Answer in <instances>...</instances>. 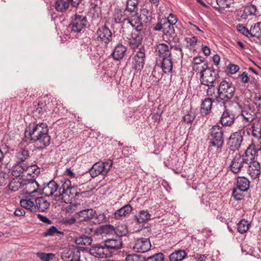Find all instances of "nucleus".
Returning <instances> with one entry per match:
<instances>
[{
    "label": "nucleus",
    "mask_w": 261,
    "mask_h": 261,
    "mask_svg": "<svg viewBox=\"0 0 261 261\" xmlns=\"http://www.w3.org/2000/svg\"><path fill=\"white\" fill-rule=\"evenodd\" d=\"M238 79L243 83H247L249 82L250 77H248L247 73L244 72L242 74H240Z\"/></svg>",
    "instance_id": "69168bd1"
},
{
    "label": "nucleus",
    "mask_w": 261,
    "mask_h": 261,
    "mask_svg": "<svg viewBox=\"0 0 261 261\" xmlns=\"http://www.w3.org/2000/svg\"><path fill=\"white\" fill-rule=\"evenodd\" d=\"M227 69L230 74H234L238 71L239 67L236 65L230 64L227 66Z\"/></svg>",
    "instance_id": "774afa93"
},
{
    "label": "nucleus",
    "mask_w": 261,
    "mask_h": 261,
    "mask_svg": "<svg viewBox=\"0 0 261 261\" xmlns=\"http://www.w3.org/2000/svg\"><path fill=\"white\" fill-rule=\"evenodd\" d=\"M89 26L87 17L83 15H75L72 17L69 28L72 32L79 33Z\"/></svg>",
    "instance_id": "9d476101"
},
{
    "label": "nucleus",
    "mask_w": 261,
    "mask_h": 261,
    "mask_svg": "<svg viewBox=\"0 0 261 261\" xmlns=\"http://www.w3.org/2000/svg\"><path fill=\"white\" fill-rule=\"evenodd\" d=\"M27 165L24 163H16L12 167V174L15 176H18L25 172Z\"/></svg>",
    "instance_id": "58836bf2"
},
{
    "label": "nucleus",
    "mask_w": 261,
    "mask_h": 261,
    "mask_svg": "<svg viewBox=\"0 0 261 261\" xmlns=\"http://www.w3.org/2000/svg\"><path fill=\"white\" fill-rule=\"evenodd\" d=\"M92 239L91 237L83 235L75 240L77 245H89L92 243Z\"/></svg>",
    "instance_id": "49530a36"
},
{
    "label": "nucleus",
    "mask_w": 261,
    "mask_h": 261,
    "mask_svg": "<svg viewBox=\"0 0 261 261\" xmlns=\"http://www.w3.org/2000/svg\"><path fill=\"white\" fill-rule=\"evenodd\" d=\"M195 118V113L192 111L188 112V113L183 116V120L186 123H191Z\"/></svg>",
    "instance_id": "6e6d98bb"
},
{
    "label": "nucleus",
    "mask_w": 261,
    "mask_h": 261,
    "mask_svg": "<svg viewBox=\"0 0 261 261\" xmlns=\"http://www.w3.org/2000/svg\"><path fill=\"white\" fill-rule=\"evenodd\" d=\"M256 11V7L251 4L246 7L243 10H240L238 12L237 19L239 21L244 22L247 19L248 15H255Z\"/></svg>",
    "instance_id": "aec40b11"
},
{
    "label": "nucleus",
    "mask_w": 261,
    "mask_h": 261,
    "mask_svg": "<svg viewBox=\"0 0 261 261\" xmlns=\"http://www.w3.org/2000/svg\"><path fill=\"white\" fill-rule=\"evenodd\" d=\"M173 59L172 56L164 57L163 58L161 68L164 73H168L171 72L173 68Z\"/></svg>",
    "instance_id": "473e14b6"
},
{
    "label": "nucleus",
    "mask_w": 261,
    "mask_h": 261,
    "mask_svg": "<svg viewBox=\"0 0 261 261\" xmlns=\"http://www.w3.org/2000/svg\"><path fill=\"white\" fill-rule=\"evenodd\" d=\"M132 210V206L129 204H126L117 210L114 214V217L117 219H122L125 216L128 215Z\"/></svg>",
    "instance_id": "2f4dec72"
},
{
    "label": "nucleus",
    "mask_w": 261,
    "mask_h": 261,
    "mask_svg": "<svg viewBox=\"0 0 261 261\" xmlns=\"http://www.w3.org/2000/svg\"><path fill=\"white\" fill-rule=\"evenodd\" d=\"M214 100L212 98H206L202 102L201 107V113L203 115H208L212 109V103Z\"/></svg>",
    "instance_id": "72a5a7b5"
},
{
    "label": "nucleus",
    "mask_w": 261,
    "mask_h": 261,
    "mask_svg": "<svg viewBox=\"0 0 261 261\" xmlns=\"http://www.w3.org/2000/svg\"><path fill=\"white\" fill-rule=\"evenodd\" d=\"M216 79V73L211 68L206 70L200 74V81L203 85L210 87L213 85Z\"/></svg>",
    "instance_id": "f3484780"
},
{
    "label": "nucleus",
    "mask_w": 261,
    "mask_h": 261,
    "mask_svg": "<svg viewBox=\"0 0 261 261\" xmlns=\"http://www.w3.org/2000/svg\"><path fill=\"white\" fill-rule=\"evenodd\" d=\"M55 233H58L59 234H63V232L61 231L58 230L57 228L54 226L50 227L48 229H47L44 233L43 235L45 237L47 236H53Z\"/></svg>",
    "instance_id": "603ef678"
},
{
    "label": "nucleus",
    "mask_w": 261,
    "mask_h": 261,
    "mask_svg": "<svg viewBox=\"0 0 261 261\" xmlns=\"http://www.w3.org/2000/svg\"><path fill=\"white\" fill-rule=\"evenodd\" d=\"M31 185H33V187L36 185L37 188L39 187V185L36 181H34L31 184L28 185L27 193L28 195L26 196L25 199H21L20 201V204L21 207L29 210L30 212H36V196L34 195V194L37 193L38 190L37 189H35L32 191L30 190L29 187H31Z\"/></svg>",
    "instance_id": "39448f33"
},
{
    "label": "nucleus",
    "mask_w": 261,
    "mask_h": 261,
    "mask_svg": "<svg viewBox=\"0 0 261 261\" xmlns=\"http://www.w3.org/2000/svg\"><path fill=\"white\" fill-rule=\"evenodd\" d=\"M135 217L137 221L139 223H143L150 219V215L147 211L142 210Z\"/></svg>",
    "instance_id": "79ce46f5"
},
{
    "label": "nucleus",
    "mask_w": 261,
    "mask_h": 261,
    "mask_svg": "<svg viewBox=\"0 0 261 261\" xmlns=\"http://www.w3.org/2000/svg\"><path fill=\"white\" fill-rule=\"evenodd\" d=\"M162 22H164V39L166 42L171 43L174 39L175 31L173 24L166 23V18L161 20Z\"/></svg>",
    "instance_id": "4be33fe9"
},
{
    "label": "nucleus",
    "mask_w": 261,
    "mask_h": 261,
    "mask_svg": "<svg viewBox=\"0 0 261 261\" xmlns=\"http://www.w3.org/2000/svg\"><path fill=\"white\" fill-rule=\"evenodd\" d=\"M142 36L139 34L134 33L132 37L129 39L128 43L133 49L138 47L142 43Z\"/></svg>",
    "instance_id": "f704fd0d"
},
{
    "label": "nucleus",
    "mask_w": 261,
    "mask_h": 261,
    "mask_svg": "<svg viewBox=\"0 0 261 261\" xmlns=\"http://www.w3.org/2000/svg\"><path fill=\"white\" fill-rule=\"evenodd\" d=\"M49 103L46 105L45 102L39 101L37 105H35L36 112L40 115L41 118L46 117L50 115L52 110L49 108Z\"/></svg>",
    "instance_id": "cd10ccee"
},
{
    "label": "nucleus",
    "mask_w": 261,
    "mask_h": 261,
    "mask_svg": "<svg viewBox=\"0 0 261 261\" xmlns=\"http://www.w3.org/2000/svg\"><path fill=\"white\" fill-rule=\"evenodd\" d=\"M260 150H261V145H255L254 141L253 140L243 154L248 158V161L250 162L258 155V152Z\"/></svg>",
    "instance_id": "a878e982"
},
{
    "label": "nucleus",
    "mask_w": 261,
    "mask_h": 261,
    "mask_svg": "<svg viewBox=\"0 0 261 261\" xmlns=\"http://www.w3.org/2000/svg\"><path fill=\"white\" fill-rule=\"evenodd\" d=\"M100 1H92L90 4V10L92 13V21L95 23H98L101 20V11L100 8Z\"/></svg>",
    "instance_id": "a211bd4d"
},
{
    "label": "nucleus",
    "mask_w": 261,
    "mask_h": 261,
    "mask_svg": "<svg viewBox=\"0 0 261 261\" xmlns=\"http://www.w3.org/2000/svg\"><path fill=\"white\" fill-rule=\"evenodd\" d=\"M67 255H64L65 257H68V260L67 261H81L80 259V252L76 251V252L72 251H68Z\"/></svg>",
    "instance_id": "09e8293b"
},
{
    "label": "nucleus",
    "mask_w": 261,
    "mask_h": 261,
    "mask_svg": "<svg viewBox=\"0 0 261 261\" xmlns=\"http://www.w3.org/2000/svg\"><path fill=\"white\" fill-rule=\"evenodd\" d=\"M169 46L164 43H160L156 45L155 52L162 58L172 56L175 53L174 60L176 61L182 58V49L179 46H174L168 42Z\"/></svg>",
    "instance_id": "20e7f679"
},
{
    "label": "nucleus",
    "mask_w": 261,
    "mask_h": 261,
    "mask_svg": "<svg viewBox=\"0 0 261 261\" xmlns=\"http://www.w3.org/2000/svg\"><path fill=\"white\" fill-rule=\"evenodd\" d=\"M59 188L60 187L56 182L54 180H51L47 184H44L42 190V194L48 197L54 195L55 197L58 198L59 195L58 194L59 191Z\"/></svg>",
    "instance_id": "6ab92c4d"
},
{
    "label": "nucleus",
    "mask_w": 261,
    "mask_h": 261,
    "mask_svg": "<svg viewBox=\"0 0 261 261\" xmlns=\"http://www.w3.org/2000/svg\"><path fill=\"white\" fill-rule=\"evenodd\" d=\"M235 115L232 111L226 109L222 113L220 119V122L222 126H230L234 122Z\"/></svg>",
    "instance_id": "5701e85b"
},
{
    "label": "nucleus",
    "mask_w": 261,
    "mask_h": 261,
    "mask_svg": "<svg viewBox=\"0 0 261 261\" xmlns=\"http://www.w3.org/2000/svg\"><path fill=\"white\" fill-rule=\"evenodd\" d=\"M103 243L108 251L109 252L110 255L114 250L122 248L123 244L120 237H117L116 239H107Z\"/></svg>",
    "instance_id": "412c9836"
},
{
    "label": "nucleus",
    "mask_w": 261,
    "mask_h": 261,
    "mask_svg": "<svg viewBox=\"0 0 261 261\" xmlns=\"http://www.w3.org/2000/svg\"><path fill=\"white\" fill-rule=\"evenodd\" d=\"M248 166V173L252 178L259 180V177L260 174L261 166L260 163L257 161H250Z\"/></svg>",
    "instance_id": "bb28decb"
},
{
    "label": "nucleus",
    "mask_w": 261,
    "mask_h": 261,
    "mask_svg": "<svg viewBox=\"0 0 261 261\" xmlns=\"http://www.w3.org/2000/svg\"><path fill=\"white\" fill-rule=\"evenodd\" d=\"M249 223L245 219L241 220L238 224V230L240 233L246 232L249 229Z\"/></svg>",
    "instance_id": "de8ad7c7"
},
{
    "label": "nucleus",
    "mask_w": 261,
    "mask_h": 261,
    "mask_svg": "<svg viewBox=\"0 0 261 261\" xmlns=\"http://www.w3.org/2000/svg\"><path fill=\"white\" fill-rule=\"evenodd\" d=\"M151 246L149 239L141 238L135 240L133 248L136 252L145 253L149 250Z\"/></svg>",
    "instance_id": "4468645a"
},
{
    "label": "nucleus",
    "mask_w": 261,
    "mask_h": 261,
    "mask_svg": "<svg viewBox=\"0 0 261 261\" xmlns=\"http://www.w3.org/2000/svg\"><path fill=\"white\" fill-rule=\"evenodd\" d=\"M126 51L125 46L121 44H118L114 48L111 56L115 60L119 61L123 58Z\"/></svg>",
    "instance_id": "c756f323"
},
{
    "label": "nucleus",
    "mask_w": 261,
    "mask_h": 261,
    "mask_svg": "<svg viewBox=\"0 0 261 261\" xmlns=\"http://www.w3.org/2000/svg\"><path fill=\"white\" fill-rule=\"evenodd\" d=\"M112 165L113 161L111 160H108L105 162H97L90 169V174L92 177H96L98 175L105 176L110 170Z\"/></svg>",
    "instance_id": "0eeeda50"
},
{
    "label": "nucleus",
    "mask_w": 261,
    "mask_h": 261,
    "mask_svg": "<svg viewBox=\"0 0 261 261\" xmlns=\"http://www.w3.org/2000/svg\"><path fill=\"white\" fill-rule=\"evenodd\" d=\"M218 89L215 88V86L212 85L208 87V89L206 91V94L210 98H212V99L214 98H216V99L218 98Z\"/></svg>",
    "instance_id": "3c124183"
},
{
    "label": "nucleus",
    "mask_w": 261,
    "mask_h": 261,
    "mask_svg": "<svg viewBox=\"0 0 261 261\" xmlns=\"http://www.w3.org/2000/svg\"><path fill=\"white\" fill-rule=\"evenodd\" d=\"M140 18L141 16L138 15L137 13L132 14L128 17V22L137 31H141L143 29L144 25L147 23L146 22L142 21Z\"/></svg>",
    "instance_id": "b1692460"
},
{
    "label": "nucleus",
    "mask_w": 261,
    "mask_h": 261,
    "mask_svg": "<svg viewBox=\"0 0 261 261\" xmlns=\"http://www.w3.org/2000/svg\"><path fill=\"white\" fill-rule=\"evenodd\" d=\"M185 41L187 42L188 45L193 46L195 45L197 42V38L195 36L192 37H186L185 38Z\"/></svg>",
    "instance_id": "e2e57ef3"
},
{
    "label": "nucleus",
    "mask_w": 261,
    "mask_h": 261,
    "mask_svg": "<svg viewBox=\"0 0 261 261\" xmlns=\"http://www.w3.org/2000/svg\"><path fill=\"white\" fill-rule=\"evenodd\" d=\"M25 137L29 136L30 139L36 142L39 149H43L50 143V137L48 134L47 125L41 122L30 125L25 132Z\"/></svg>",
    "instance_id": "f03ea898"
},
{
    "label": "nucleus",
    "mask_w": 261,
    "mask_h": 261,
    "mask_svg": "<svg viewBox=\"0 0 261 261\" xmlns=\"http://www.w3.org/2000/svg\"><path fill=\"white\" fill-rule=\"evenodd\" d=\"M208 139L212 146L217 148H221L224 143L223 130L222 127L214 125L209 130Z\"/></svg>",
    "instance_id": "423d86ee"
},
{
    "label": "nucleus",
    "mask_w": 261,
    "mask_h": 261,
    "mask_svg": "<svg viewBox=\"0 0 261 261\" xmlns=\"http://www.w3.org/2000/svg\"><path fill=\"white\" fill-rule=\"evenodd\" d=\"M187 256V253L185 250H179L172 253L169 255L170 261H180Z\"/></svg>",
    "instance_id": "a19ab883"
},
{
    "label": "nucleus",
    "mask_w": 261,
    "mask_h": 261,
    "mask_svg": "<svg viewBox=\"0 0 261 261\" xmlns=\"http://www.w3.org/2000/svg\"><path fill=\"white\" fill-rule=\"evenodd\" d=\"M249 181L245 177H239L237 180V188L242 191H247L249 187Z\"/></svg>",
    "instance_id": "e433bc0d"
},
{
    "label": "nucleus",
    "mask_w": 261,
    "mask_h": 261,
    "mask_svg": "<svg viewBox=\"0 0 261 261\" xmlns=\"http://www.w3.org/2000/svg\"><path fill=\"white\" fill-rule=\"evenodd\" d=\"M137 8V7L136 6H129L127 4L126 5V9L124 11L125 15H130L132 14H134L135 13H136V9Z\"/></svg>",
    "instance_id": "0e129e2a"
},
{
    "label": "nucleus",
    "mask_w": 261,
    "mask_h": 261,
    "mask_svg": "<svg viewBox=\"0 0 261 261\" xmlns=\"http://www.w3.org/2000/svg\"><path fill=\"white\" fill-rule=\"evenodd\" d=\"M50 205L49 202L42 197H36L35 198L36 212L37 211L45 212Z\"/></svg>",
    "instance_id": "7c9ffc66"
},
{
    "label": "nucleus",
    "mask_w": 261,
    "mask_h": 261,
    "mask_svg": "<svg viewBox=\"0 0 261 261\" xmlns=\"http://www.w3.org/2000/svg\"><path fill=\"white\" fill-rule=\"evenodd\" d=\"M143 259L140 255L135 253L127 254L125 257V261H142Z\"/></svg>",
    "instance_id": "4d7b16f0"
},
{
    "label": "nucleus",
    "mask_w": 261,
    "mask_h": 261,
    "mask_svg": "<svg viewBox=\"0 0 261 261\" xmlns=\"http://www.w3.org/2000/svg\"><path fill=\"white\" fill-rule=\"evenodd\" d=\"M147 4H150V9L152 11H154L157 10V8L159 4V0H148Z\"/></svg>",
    "instance_id": "338daca9"
},
{
    "label": "nucleus",
    "mask_w": 261,
    "mask_h": 261,
    "mask_svg": "<svg viewBox=\"0 0 261 261\" xmlns=\"http://www.w3.org/2000/svg\"><path fill=\"white\" fill-rule=\"evenodd\" d=\"M233 2V0H216V6L214 7L219 11L223 10L230 8Z\"/></svg>",
    "instance_id": "4c0bfd02"
},
{
    "label": "nucleus",
    "mask_w": 261,
    "mask_h": 261,
    "mask_svg": "<svg viewBox=\"0 0 261 261\" xmlns=\"http://www.w3.org/2000/svg\"><path fill=\"white\" fill-rule=\"evenodd\" d=\"M61 181L62 185L59 188L58 194V198L63 202L68 203L71 202L80 193L77 191L76 188L71 186V182L69 179H64V180Z\"/></svg>",
    "instance_id": "7ed1b4c3"
},
{
    "label": "nucleus",
    "mask_w": 261,
    "mask_h": 261,
    "mask_svg": "<svg viewBox=\"0 0 261 261\" xmlns=\"http://www.w3.org/2000/svg\"><path fill=\"white\" fill-rule=\"evenodd\" d=\"M70 204L66 207V211L68 213H72L74 212L78 211L80 209L81 205L79 203H72L71 202H69Z\"/></svg>",
    "instance_id": "13d9d810"
},
{
    "label": "nucleus",
    "mask_w": 261,
    "mask_h": 261,
    "mask_svg": "<svg viewBox=\"0 0 261 261\" xmlns=\"http://www.w3.org/2000/svg\"><path fill=\"white\" fill-rule=\"evenodd\" d=\"M25 137L29 136L30 139L36 142L39 149H43L50 143V137L48 134L47 125L41 122L30 125L25 132Z\"/></svg>",
    "instance_id": "f257e3e1"
},
{
    "label": "nucleus",
    "mask_w": 261,
    "mask_h": 261,
    "mask_svg": "<svg viewBox=\"0 0 261 261\" xmlns=\"http://www.w3.org/2000/svg\"><path fill=\"white\" fill-rule=\"evenodd\" d=\"M244 133L243 130L240 129L230 135L227 143L231 150H238L240 147L243 140V134Z\"/></svg>",
    "instance_id": "ddd939ff"
},
{
    "label": "nucleus",
    "mask_w": 261,
    "mask_h": 261,
    "mask_svg": "<svg viewBox=\"0 0 261 261\" xmlns=\"http://www.w3.org/2000/svg\"><path fill=\"white\" fill-rule=\"evenodd\" d=\"M151 10H148L147 9H143L141 11V14L139 15L141 16V20L143 22L147 23L150 22L152 17Z\"/></svg>",
    "instance_id": "37998d69"
},
{
    "label": "nucleus",
    "mask_w": 261,
    "mask_h": 261,
    "mask_svg": "<svg viewBox=\"0 0 261 261\" xmlns=\"http://www.w3.org/2000/svg\"><path fill=\"white\" fill-rule=\"evenodd\" d=\"M243 192L238 188L234 189L232 191V195L236 200H241L243 198Z\"/></svg>",
    "instance_id": "052dcab7"
},
{
    "label": "nucleus",
    "mask_w": 261,
    "mask_h": 261,
    "mask_svg": "<svg viewBox=\"0 0 261 261\" xmlns=\"http://www.w3.org/2000/svg\"><path fill=\"white\" fill-rule=\"evenodd\" d=\"M30 156V152L27 149H21L16 153L15 158L16 163H24Z\"/></svg>",
    "instance_id": "c9c22d12"
},
{
    "label": "nucleus",
    "mask_w": 261,
    "mask_h": 261,
    "mask_svg": "<svg viewBox=\"0 0 261 261\" xmlns=\"http://www.w3.org/2000/svg\"><path fill=\"white\" fill-rule=\"evenodd\" d=\"M217 90L220 98L224 101H227L233 97L236 88L231 83L223 81L220 83Z\"/></svg>",
    "instance_id": "6e6552de"
},
{
    "label": "nucleus",
    "mask_w": 261,
    "mask_h": 261,
    "mask_svg": "<svg viewBox=\"0 0 261 261\" xmlns=\"http://www.w3.org/2000/svg\"><path fill=\"white\" fill-rule=\"evenodd\" d=\"M96 35L97 41L106 45L111 42L113 39L111 31L106 25H102L97 29Z\"/></svg>",
    "instance_id": "f8f14e48"
},
{
    "label": "nucleus",
    "mask_w": 261,
    "mask_h": 261,
    "mask_svg": "<svg viewBox=\"0 0 261 261\" xmlns=\"http://www.w3.org/2000/svg\"><path fill=\"white\" fill-rule=\"evenodd\" d=\"M192 68L194 70L200 73V74L210 68L208 67L207 61L204 58L201 56L196 57L193 59Z\"/></svg>",
    "instance_id": "dca6fc26"
},
{
    "label": "nucleus",
    "mask_w": 261,
    "mask_h": 261,
    "mask_svg": "<svg viewBox=\"0 0 261 261\" xmlns=\"http://www.w3.org/2000/svg\"><path fill=\"white\" fill-rule=\"evenodd\" d=\"M145 53L144 50L140 49L134 57L135 69H141L144 65Z\"/></svg>",
    "instance_id": "c85d7f7f"
},
{
    "label": "nucleus",
    "mask_w": 261,
    "mask_h": 261,
    "mask_svg": "<svg viewBox=\"0 0 261 261\" xmlns=\"http://www.w3.org/2000/svg\"><path fill=\"white\" fill-rule=\"evenodd\" d=\"M25 172L27 175H30L33 177L37 175L40 173V169L36 165L28 166L27 165V168L25 169Z\"/></svg>",
    "instance_id": "c03bdc74"
},
{
    "label": "nucleus",
    "mask_w": 261,
    "mask_h": 261,
    "mask_svg": "<svg viewBox=\"0 0 261 261\" xmlns=\"http://www.w3.org/2000/svg\"><path fill=\"white\" fill-rule=\"evenodd\" d=\"M89 252L90 254L95 257L106 258L110 256L109 252L108 251L103 242L92 247L89 249Z\"/></svg>",
    "instance_id": "2eb2a0df"
},
{
    "label": "nucleus",
    "mask_w": 261,
    "mask_h": 261,
    "mask_svg": "<svg viewBox=\"0 0 261 261\" xmlns=\"http://www.w3.org/2000/svg\"><path fill=\"white\" fill-rule=\"evenodd\" d=\"M129 15H125V12H124V14L122 15L120 14L119 15L118 14L117 16L115 15V20L116 23H121L124 22L125 20H128V17Z\"/></svg>",
    "instance_id": "680f3d73"
},
{
    "label": "nucleus",
    "mask_w": 261,
    "mask_h": 261,
    "mask_svg": "<svg viewBox=\"0 0 261 261\" xmlns=\"http://www.w3.org/2000/svg\"><path fill=\"white\" fill-rule=\"evenodd\" d=\"M260 31V22H257L254 26H251L250 30H249V36L259 38L261 36V32Z\"/></svg>",
    "instance_id": "a18cd8bd"
},
{
    "label": "nucleus",
    "mask_w": 261,
    "mask_h": 261,
    "mask_svg": "<svg viewBox=\"0 0 261 261\" xmlns=\"http://www.w3.org/2000/svg\"><path fill=\"white\" fill-rule=\"evenodd\" d=\"M100 231L102 234H113L114 232V228L111 225H106L100 227Z\"/></svg>",
    "instance_id": "5fc2aeb1"
},
{
    "label": "nucleus",
    "mask_w": 261,
    "mask_h": 261,
    "mask_svg": "<svg viewBox=\"0 0 261 261\" xmlns=\"http://www.w3.org/2000/svg\"><path fill=\"white\" fill-rule=\"evenodd\" d=\"M242 116L247 122L253 121L252 125V135L257 140L261 139V121L259 119H254V115L247 110H243Z\"/></svg>",
    "instance_id": "1a4fd4ad"
},
{
    "label": "nucleus",
    "mask_w": 261,
    "mask_h": 261,
    "mask_svg": "<svg viewBox=\"0 0 261 261\" xmlns=\"http://www.w3.org/2000/svg\"><path fill=\"white\" fill-rule=\"evenodd\" d=\"M76 214L77 218L80 222L89 221L97 216L96 211L92 208L80 210Z\"/></svg>",
    "instance_id": "393cba45"
},
{
    "label": "nucleus",
    "mask_w": 261,
    "mask_h": 261,
    "mask_svg": "<svg viewBox=\"0 0 261 261\" xmlns=\"http://www.w3.org/2000/svg\"><path fill=\"white\" fill-rule=\"evenodd\" d=\"M164 255L162 253H155L146 258V261H163Z\"/></svg>",
    "instance_id": "864d4df0"
},
{
    "label": "nucleus",
    "mask_w": 261,
    "mask_h": 261,
    "mask_svg": "<svg viewBox=\"0 0 261 261\" xmlns=\"http://www.w3.org/2000/svg\"><path fill=\"white\" fill-rule=\"evenodd\" d=\"M237 30L243 35L249 37V31L243 24H239L237 26Z\"/></svg>",
    "instance_id": "bf43d9fd"
},
{
    "label": "nucleus",
    "mask_w": 261,
    "mask_h": 261,
    "mask_svg": "<svg viewBox=\"0 0 261 261\" xmlns=\"http://www.w3.org/2000/svg\"><path fill=\"white\" fill-rule=\"evenodd\" d=\"M69 6V0H56L55 3V7L59 12L66 11Z\"/></svg>",
    "instance_id": "ea45409f"
},
{
    "label": "nucleus",
    "mask_w": 261,
    "mask_h": 261,
    "mask_svg": "<svg viewBox=\"0 0 261 261\" xmlns=\"http://www.w3.org/2000/svg\"><path fill=\"white\" fill-rule=\"evenodd\" d=\"M36 255L43 261L51 260L55 257V254L51 253L38 252Z\"/></svg>",
    "instance_id": "8fccbe9b"
},
{
    "label": "nucleus",
    "mask_w": 261,
    "mask_h": 261,
    "mask_svg": "<svg viewBox=\"0 0 261 261\" xmlns=\"http://www.w3.org/2000/svg\"><path fill=\"white\" fill-rule=\"evenodd\" d=\"M249 162L248 158H246L244 154L241 155L239 153L236 154L230 164V170L234 173H238L244 167H246Z\"/></svg>",
    "instance_id": "9b49d317"
}]
</instances>
